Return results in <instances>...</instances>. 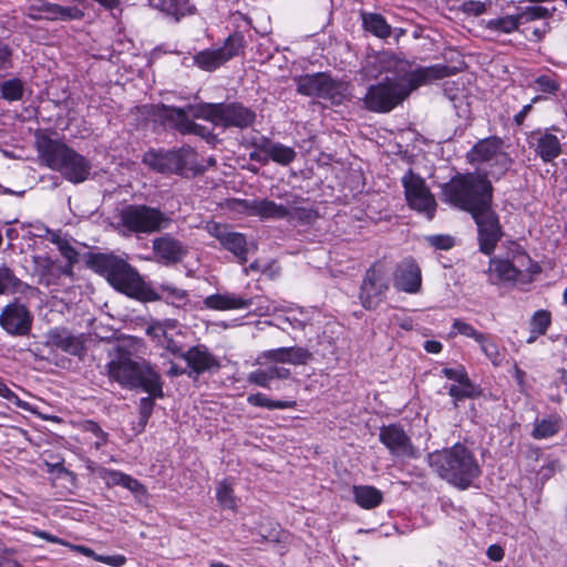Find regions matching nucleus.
<instances>
[{
    "mask_svg": "<svg viewBox=\"0 0 567 567\" xmlns=\"http://www.w3.org/2000/svg\"><path fill=\"white\" fill-rule=\"evenodd\" d=\"M89 269L103 277L116 291L141 302H155L159 297L151 282H146L137 269L126 259L114 252H92L84 255Z\"/></svg>",
    "mask_w": 567,
    "mask_h": 567,
    "instance_id": "nucleus-1",
    "label": "nucleus"
},
{
    "mask_svg": "<svg viewBox=\"0 0 567 567\" xmlns=\"http://www.w3.org/2000/svg\"><path fill=\"white\" fill-rule=\"evenodd\" d=\"M110 381L123 389L142 390L147 394L161 393L162 377L155 367L145 359L135 360L124 347H117L112 360L106 364Z\"/></svg>",
    "mask_w": 567,
    "mask_h": 567,
    "instance_id": "nucleus-2",
    "label": "nucleus"
},
{
    "mask_svg": "<svg viewBox=\"0 0 567 567\" xmlns=\"http://www.w3.org/2000/svg\"><path fill=\"white\" fill-rule=\"evenodd\" d=\"M443 200L474 215L494 200V187L486 173H456L442 185Z\"/></svg>",
    "mask_w": 567,
    "mask_h": 567,
    "instance_id": "nucleus-3",
    "label": "nucleus"
},
{
    "mask_svg": "<svg viewBox=\"0 0 567 567\" xmlns=\"http://www.w3.org/2000/svg\"><path fill=\"white\" fill-rule=\"evenodd\" d=\"M429 465L442 480L461 491L470 488L482 474L474 452L461 443L431 453Z\"/></svg>",
    "mask_w": 567,
    "mask_h": 567,
    "instance_id": "nucleus-4",
    "label": "nucleus"
},
{
    "mask_svg": "<svg viewBox=\"0 0 567 567\" xmlns=\"http://www.w3.org/2000/svg\"><path fill=\"white\" fill-rule=\"evenodd\" d=\"M489 282L498 284H530L534 277L542 272L539 264L532 259L525 248L516 241H511L505 257H492L488 262Z\"/></svg>",
    "mask_w": 567,
    "mask_h": 567,
    "instance_id": "nucleus-5",
    "label": "nucleus"
},
{
    "mask_svg": "<svg viewBox=\"0 0 567 567\" xmlns=\"http://www.w3.org/2000/svg\"><path fill=\"white\" fill-rule=\"evenodd\" d=\"M143 163L152 171L188 177L206 172L205 165L197 161V152L189 145L176 150H150L143 156Z\"/></svg>",
    "mask_w": 567,
    "mask_h": 567,
    "instance_id": "nucleus-6",
    "label": "nucleus"
},
{
    "mask_svg": "<svg viewBox=\"0 0 567 567\" xmlns=\"http://www.w3.org/2000/svg\"><path fill=\"white\" fill-rule=\"evenodd\" d=\"M189 111L195 118L204 120L214 126L245 130L256 122V112L241 102H202L189 105Z\"/></svg>",
    "mask_w": 567,
    "mask_h": 567,
    "instance_id": "nucleus-7",
    "label": "nucleus"
},
{
    "mask_svg": "<svg viewBox=\"0 0 567 567\" xmlns=\"http://www.w3.org/2000/svg\"><path fill=\"white\" fill-rule=\"evenodd\" d=\"M171 217L158 207L146 204H128L118 213V226L127 235H151L169 226Z\"/></svg>",
    "mask_w": 567,
    "mask_h": 567,
    "instance_id": "nucleus-8",
    "label": "nucleus"
},
{
    "mask_svg": "<svg viewBox=\"0 0 567 567\" xmlns=\"http://www.w3.org/2000/svg\"><path fill=\"white\" fill-rule=\"evenodd\" d=\"M391 286L390 269L378 259L365 270L360 289L359 300L365 310H375L385 299Z\"/></svg>",
    "mask_w": 567,
    "mask_h": 567,
    "instance_id": "nucleus-9",
    "label": "nucleus"
},
{
    "mask_svg": "<svg viewBox=\"0 0 567 567\" xmlns=\"http://www.w3.org/2000/svg\"><path fill=\"white\" fill-rule=\"evenodd\" d=\"M246 39L243 32L234 31L221 47L204 49L193 56L194 65L205 72H215L230 60L245 54Z\"/></svg>",
    "mask_w": 567,
    "mask_h": 567,
    "instance_id": "nucleus-10",
    "label": "nucleus"
},
{
    "mask_svg": "<svg viewBox=\"0 0 567 567\" xmlns=\"http://www.w3.org/2000/svg\"><path fill=\"white\" fill-rule=\"evenodd\" d=\"M406 99L403 83L398 80H385L368 87L362 99L364 107L374 113H389Z\"/></svg>",
    "mask_w": 567,
    "mask_h": 567,
    "instance_id": "nucleus-11",
    "label": "nucleus"
},
{
    "mask_svg": "<svg viewBox=\"0 0 567 567\" xmlns=\"http://www.w3.org/2000/svg\"><path fill=\"white\" fill-rule=\"evenodd\" d=\"M408 206L423 214L429 220L435 216L437 204L425 179L409 168L401 178Z\"/></svg>",
    "mask_w": 567,
    "mask_h": 567,
    "instance_id": "nucleus-12",
    "label": "nucleus"
},
{
    "mask_svg": "<svg viewBox=\"0 0 567 567\" xmlns=\"http://www.w3.org/2000/svg\"><path fill=\"white\" fill-rule=\"evenodd\" d=\"M471 217L477 228L478 250L486 256H492L504 235L497 212L493 208V204H488Z\"/></svg>",
    "mask_w": 567,
    "mask_h": 567,
    "instance_id": "nucleus-13",
    "label": "nucleus"
},
{
    "mask_svg": "<svg viewBox=\"0 0 567 567\" xmlns=\"http://www.w3.org/2000/svg\"><path fill=\"white\" fill-rule=\"evenodd\" d=\"M207 233L219 241L220 248L230 252L238 264L245 265L248 261L250 246L245 234L235 231L231 226L215 220L207 221Z\"/></svg>",
    "mask_w": 567,
    "mask_h": 567,
    "instance_id": "nucleus-14",
    "label": "nucleus"
},
{
    "mask_svg": "<svg viewBox=\"0 0 567 567\" xmlns=\"http://www.w3.org/2000/svg\"><path fill=\"white\" fill-rule=\"evenodd\" d=\"M37 150L44 164L56 171H61L64 178L71 181V148L48 135L37 138Z\"/></svg>",
    "mask_w": 567,
    "mask_h": 567,
    "instance_id": "nucleus-15",
    "label": "nucleus"
},
{
    "mask_svg": "<svg viewBox=\"0 0 567 567\" xmlns=\"http://www.w3.org/2000/svg\"><path fill=\"white\" fill-rule=\"evenodd\" d=\"M33 315L19 299L6 305L0 312V327L9 336L27 337L31 332Z\"/></svg>",
    "mask_w": 567,
    "mask_h": 567,
    "instance_id": "nucleus-16",
    "label": "nucleus"
},
{
    "mask_svg": "<svg viewBox=\"0 0 567 567\" xmlns=\"http://www.w3.org/2000/svg\"><path fill=\"white\" fill-rule=\"evenodd\" d=\"M379 441L394 457L409 460L419 457L417 449L400 423L382 425L379 431Z\"/></svg>",
    "mask_w": 567,
    "mask_h": 567,
    "instance_id": "nucleus-17",
    "label": "nucleus"
},
{
    "mask_svg": "<svg viewBox=\"0 0 567 567\" xmlns=\"http://www.w3.org/2000/svg\"><path fill=\"white\" fill-rule=\"evenodd\" d=\"M556 126L533 130L526 137L528 147L544 164L553 163L563 153L560 138L554 134Z\"/></svg>",
    "mask_w": 567,
    "mask_h": 567,
    "instance_id": "nucleus-18",
    "label": "nucleus"
},
{
    "mask_svg": "<svg viewBox=\"0 0 567 567\" xmlns=\"http://www.w3.org/2000/svg\"><path fill=\"white\" fill-rule=\"evenodd\" d=\"M457 69L446 64H433L429 66H417L409 70L403 83V91L409 95L419 87L430 84L433 81L442 80L456 74Z\"/></svg>",
    "mask_w": 567,
    "mask_h": 567,
    "instance_id": "nucleus-19",
    "label": "nucleus"
},
{
    "mask_svg": "<svg viewBox=\"0 0 567 567\" xmlns=\"http://www.w3.org/2000/svg\"><path fill=\"white\" fill-rule=\"evenodd\" d=\"M34 267L39 284L47 287H59L63 280L71 277V260L62 264L59 259L49 256H37Z\"/></svg>",
    "mask_w": 567,
    "mask_h": 567,
    "instance_id": "nucleus-20",
    "label": "nucleus"
},
{
    "mask_svg": "<svg viewBox=\"0 0 567 567\" xmlns=\"http://www.w3.org/2000/svg\"><path fill=\"white\" fill-rule=\"evenodd\" d=\"M441 373L446 379L458 383V385L452 384L447 392L453 399L455 408L458 401L476 399L482 394V389L473 383L464 365L460 364L456 368H443Z\"/></svg>",
    "mask_w": 567,
    "mask_h": 567,
    "instance_id": "nucleus-21",
    "label": "nucleus"
},
{
    "mask_svg": "<svg viewBox=\"0 0 567 567\" xmlns=\"http://www.w3.org/2000/svg\"><path fill=\"white\" fill-rule=\"evenodd\" d=\"M156 259L166 266L179 264L188 254L187 247L171 234H164L152 240Z\"/></svg>",
    "mask_w": 567,
    "mask_h": 567,
    "instance_id": "nucleus-22",
    "label": "nucleus"
},
{
    "mask_svg": "<svg viewBox=\"0 0 567 567\" xmlns=\"http://www.w3.org/2000/svg\"><path fill=\"white\" fill-rule=\"evenodd\" d=\"M184 360L190 369L187 373L189 377L192 373L200 375L206 372H217L221 368L219 358L213 354L205 344L189 347L185 352Z\"/></svg>",
    "mask_w": 567,
    "mask_h": 567,
    "instance_id": "nucleus-23",
    "label": "nucleus"
},
{
    "mask_svg": "<svg viewBox=\"0 0 567 567\" xmlns=\"http://www.w3.org/2000/svg\"><path fill=\"white\" fill-rule=\"evenodd\" d=\"M393 285L399 291L416 293L421 289L422 274L416 261L410 257L396 264Z\"/></svg>",
    "mask_w": 567,
    "mask_h": 567,
    "instance_id": "nucleus-24",
    "label": "nucleus"
},
{
    "mask_svg": "<svg viewBox=\"0 0 567 567\" xmlns=\"http://www.w3.org/2000/svg\"><path fill=\"white\" fill-rule=\"evenodd\" d=\"M148 115L155 124L178 132L179 134H183L184 126L188 121L185 109L166 105L164 103L151 105Z\"/></svg>",
    "mask_w": 567,
    "mask_h": 567,
    "instance_id": "nucleus-25",
    "label": "nucleus"
},
{
    "mask_svg": "<svg viewBox=\"0 0 567 567\" xmlns=\"http://www.w3.org/2000/svg\"><path fill=\"white\" fill-rule=\"evenodd\" d=\"M73 427L78 430L74 440L80 444V452H91L99 450L107 442V433L92 420H84L78 423L73 422Z\"/></svg>",
    "mask_w": 567,
    "mask_h": 567,
    "instance_id": "nucleus-26",
    "label": "nucleus"
},
{
    "mask_svg": "<svg viewBox=\"0 0 567 567\" xmlns=\"http://www.w3.org/2000/svg\"><path fill=\"white\" fill-rule=\"evenodd\" d=\"M204 307L209 310L228 311L249 309L254 305L252 297L236 293H213L203 300Z\"/></svg>",
    "mask_w": 567,
    "mask_h": 567,
    "instance_id": "nucleus-27",
    "label": "nucleus"
},
{
    "mask_svg": "<svg viewBox=\"0 0 567 567\" xmlns=\"http://www.w3.org/2000/svg\"><path fill=\"white\" fill-rule=\"evenodd\" d=\"M27 17L31 20H69L71 19V8L61 7L47 0H35L27 9Z\"/></svg>",
    "mask_w": 567,
    "mask_h": 567,
    "instance_id": "nucleus-28",
    "label": "nucleus"
},
{
    "mask_svg": "<svg viewBox=\"0 0 567 567\" xmlns=\"http://www.w3.org/2000/svg\"><path fill=\"white\" fill-rule=\"evenodd\" d=\"M502 146L503 140L496 135L478 140L467 152L466 158L471 164L491 162L502 151Z\"/></svg>",
    "mask_w": 567,
    "mask_h": 567,
    "instance_id": "nucleus-29",
    "label": "nucleus"
},
{
    "mask_svg": "<svg viewBox=\"0 0 567 567\" xmlns=\"http://www.w3.org/2000/svg\"><path fill=\"white\" fill-rule=\"evenodd\" d=\"M379 73H391L394 80L404 79L408 71L412 68V62L400 58L393 52H380L375 56Z\"/></svg>",
    "mask_w": 567,
    "mask_h": 567,
    "instance_id": "nucleus-30",
    "label": "nucleus"
},
{
    "mask_svg": "<svg viewBox=\"0 0 567 567\" xmlns=\"http://www.w3.org/2000/svg\"><path fill=\"white\" fill-rule=\"evenodd\" d=\"M362 28L378 39L385 40L392 33V28L386 19L377 12L361 11Z\"/></svg>",
    "mask_w": 567,
    "mask_h": 567,
    "instance_id": "nucleus-31",
    "label": "nucleus"
},
{
    "mask_svg": "<svg viewBox=\"0 0 567 567\" xmlns=\"http://www.w3.org/2000/svg\"><path fill=\"white\" fill-rule=\"evenodd\" d=\"M348 84L333 79L326 73L319 99L330 102L332 105H341L348 96Z\"/></svg>",
    "mask_w": 567,
    "mask_h": 567,
    "instance_id": "nucleus-32",
    "label": "nucleus"
},
{
    "mask_svg": "<svg viewBox=\"0 0 567 567\" xmlns=\"http://www.w3.org/2000/svg\"><path fill=\"white\" fill-rule=\"evenodd\" d=\"M352 494L355 504L363 509H373L383 502V493L372 485H354Z\"/></svg>",
    "mask_w": 567,
    "mask_h": 567,
    "instance_id": "nucleus-33",
    "label": "nucleus"
},
{
    "mask_svg": "<svg viewBox=\"0 0 567 567\" xmlns=\"http://www.w3.org/2000/svg\"><path fill=\"white\" fill-rule=\"evenodd\" d=\"M326 72L302 74L295 78L297 93L303 96L318 97L321 92Z\"/></svg>",
    "mask_w": 567,
    "mask_h": 567,
    "instance_id": "nucleus-34",
    "label": "nucleus"
},
{
    "mask_svg": "<svg viewBox=\"0 0 567 567\" xmlns=\"http://www.w3.org/2000/svg\"><path fill=\"white\" fill-rule=\"evenodd\" d=\"M551 312L547 309L536 310L529 320L528 344L534 343L540 336H545L551 326Z\"/></svg>",
    "mask_w": 567,
    "mask_h": 567,
    "instance_id": "nucleus-35",
    "label": "nucleus"
},
{
    "mask_svg": "<svg viewBox=\"0 0 567 567\" xmlns=\"http://www.w3.org/2000/svg\"><path fill=\"white\" fill-rule=\"evenodd\" d=\"M290 209L282 204H277L269 198L257 200L255 217L260 219H285L289 218Z\"/></svg>",
    "mask_w": 567,
    "mask_h": 567,
    "instance_id": "nucleus-36",
    "label": "nucleus"
},
{
    "mask_svg": "<svg viewBox=\"0 0 567 567\" xmlns=\"http://www.w3.org/2000/svg\"><path fill=\"white\" fill-rule=\"evenodd\" d=\"M536 91L540 92L539 95L546 96V100L551 96H557L560 91V76L554 71L539 74L534 80V86Z\"/></svg>",
    "mask_w": 567,
    "mask_h": 567,
    "instance_id": "nucleus-37",
    "label": "nucleus"
},
{
    "mask_svg": "<svg viewBox=\"0 0 567 567\" xmlns=\"http://www.w3.org/2000/svg\"><path fill=\"white\" fill-rule=\"evenodd\" d=\"M561 427V420L558 415H549L548 417L536 420L532 436L535 440H544L555 436Z\"/></svg>",
    "mask_w": 567,
    "mask_h": 567,
    "instance_id": "nucleus-38",
    "label": "nucleus"
},
{
    "mask_svg": "<svg viewBox=\"0 0 567 567\" xmlns=\"http://www.w3.org/2000/svg\"><path fill=\"white\" fill-rule=\"evenodd\" d=\"M155 293L159 297L156 301H164L175 307L185 305L188 299L187 290L171 284H161L158 289H155Z\"/></svg>",
    "mask_w": 567,
    "mask_h": 567,
    "instance_id": "nucleus-39",
    "label": "nucleus"
},
{
    "mask_svg": "<svg viewBox=\"0 0 567 567\" xmlns=\"http://www.w3.org/2000/svg\"><path fill=\"white\" fill-rule=\"evenodd\" d=\"M23 287L28 285L19 279L10 267L0 265V296L22 292Z\"/></svg>",
    "mask_w": 567,
    "mask_h": 567,
    "instance_id": "nucleus-40",
    "label": "nucleus"
},
{
    "mask_svg": "<svg viewBox=\"0 0 567 567\" xmlns=\"http://www.w3.org/2000/svg\"><path fill=\"white\" fill-rule=\"evenodd\" d=\"M159 9L167 16H172L176 21L195 13V7L189 4V0H158Z\"/></svg>",
    "mask_w": 567,
    "mask_h": 567,
    "instance_id": "nucleus-41",
    "label": "nucleus"
},
{
    "mask_svg": "<svg viewBox=\"0 0 567 567\" xmlns=\"http://www.w3.org/2000/svg\"><path fill=\"white\" fill-rule=\"evenodd\" d=\"M247 402L252 406L266 408L268 410L295 409L297 406V402L295 400H271L260 392L249 394L247 396Z\"/></svg>",
    "mask_w": 567,
    "mask_h": 567,
    "instance_id": "nucleus-42",
    "label": "nucleus"
},
{
    "mask_svg": "<svg viewBox=\"0 0 567 567\" xmlns=\"http://www.w3.org/2000/svg\"><path fill=\"white\" fill-rule=\"evenodd\" d=\"M35 229L44 230V234H35L37 237L55 244L64 259L71 260V244L66 238L62 237L61 230H52L44 225L37 226Z\"/></svg>",
    "mask_w": 567,
    "mask_h": 567,
    "instance_id": "nucleus-43",
    "label": "nucleus"
},
{
    "mask_svg": "<svg viewBox=\"0 0 567 567\" xmlns=\"http://www.w3.org/2000/svg\"><path fill=\"white\" fill-rule=\"evenodd\" d=\"M35 229L44 230V234H35L37 237L55 244L64 259L71 260V244L66 238L62 237L61 230H52L44 225L37 226Z\"/></svg>",
    "mask_w": 567,
    "mask_h": 567,
    "instance_id": "nucleus-44",
    "label": "nucleus"
},
{
    "mask_svg": "<svg viewBox=\"0 0 567 567\" xmlns=\"http://www.w3.org/2000/svg\"><path fill=\"white\" fill-rule=\"evenodd\" d=\"M216 499L224 509L237 511V498L234 493L233 483L227 478L218 482L216 486Z\"/></svg>",
    "mask_w": 567,
    "mask_h": 567,
    "instance_id": "nucleus-45",
    "label": "nucleus"
},
{
    "mask_svg": "<svg viewBox=\"0 0 567 567\" xmlns=\"http://www.w3.org/2000/svg\"><path fill=\"white\" fill-rule=\"evenodd\" d=\"M24 94V83L19 78H12L0 83V97L8 102L21 101Z\"/></svg>",
    "mask_w": 567,
    "mask_h": 567,
    "instance_id": "nucleus-46",
    "label": "nucleus"
},
{
    "mask_svg": "<svg viewBox=\"0 0 567 567\" xmlns=\"http://www.w3.org/2000/svg\"><path fill=\"white\" fill-rule=\"evenodd\" d=\"M73 553L83 554L86 557H91L96 561L104 563L111 567H122L126 564V557L122 554L116 555H97L95 551L83 545H73Z\"/></svg>",
    "mask_w": 567,
    "mask_h": 567,
    "instance_id": "nucleus-47",
    "label": "nucleus"
},
{
    "mask_svg": "<svg viewBox=\"0 0 567 567\" xmlns=\"http://www.w3.org/2000/svg\"><path fill=\"white\" fill-rule=\"evenodd\" d=\"M477 343L482 353L494 367L502 365L504 355L502 354L498 344L489 333H484Z\"/></svg>",
    "mask_w": 567,
    "mask_h": 567,
    "instance_id": "nucleus-48",
    "label": "nucleus"
},
{
    "mask_svg": "<svg viewBox=\"0 0 567 567\" xmlns=\"http://www.w3.org/2000/svg\"><path fill=\"white\" fill-rule=\"evenodd\" d=\"M519 25L518 16L514 14L491 19L486 22L485 28L489 31L508 34L517 31Z\"/></svg>",
    "mask_w": 567,
    "mask_h": 567,
    "instance_id": "nucleus-49",
    "label": "nucleus"
},
{
    "mask_svg": "<svg viewBox=\"0 0 567 567\" xmlns=\"http://www.w3.org/2000/svg\"><path fill=\"white\" fill-rule=\"evenodd\" d=\"M296 157L297 153L292 147L275 142L271 150H269V156L267 159H271L279 165L287 166L291 164Z\"/></svg>",
    "mask_w": 567,
    "mask_h": 567,
    "instance_id": "nucleus-50",
    "label": "nucleus"
},
{
    "mask_svg": "<svg viewBox=\"0 0 567 567\" xmlns=\"http://www.w3.org/2000/svg\"><path fill=\"white\" fill-rule=\"evenodd\" d=\"M290 209L289 221H297L299 225H312L319 217V212L315 207L292 206Z\"/></svg>",
    "mask_w": 567,
    "mask_h": 567,
    "instance_id": "nucleus-51",
    "label": "nucleus"
},
{
    "mask_svg": "<svg viewBox=\"0 0 567 567\" xmlns=\"http://www.w3.org/2000/svg\"><path fill=\"white\" fill-rule=\"evenodd\" d=\"M484 333L485 332L477 330L474 326L464 321L461 318H455L453 320L450 331L451 337H456L457 334H461L463 337L473 339L475 342H478V340L483 337Z\"/></svg>",
    "mask_w": 567,
    "mask_h": 567,
    "instance_id": "nucleus-52",
    "label": "nucleus"
},
{
    "mask_svg": "<svg viewBox=\"0 0 567 567\" xmlns=\"http://www.w3.org/2000/svg\"><path fill=\"white\" fill-rule=\"evenodd\" d=\"M286 363L305 365L313 359L312 352L303 347H286Z\"/></svg>",
    "mask_w": 567,
    "mask_h": 567,
    "instance_id": "nucleus-53",
    "label": "nucleus"
},
{
    "mask_svg": "<svg viewBox=\"0 0 567 567\" xmlns=\"http://www.w3.org/2000/svg\"><path fill=\"white\" fill-rule=\"evenodd\" d=\"M91 171L89 161L73 151V184L87 179Z\"/></svg>",
    "mask_w": 567,
    "mask_h": 567,
    "instance_id": "nucleus-54",
    "label": "nucleus"
},
{
    "mask_svg": "<svg viewBox=\"0 0 567 567\" xmlns=\"http://www.w3.org/2000/svg\"><path fill=\"white\" fill-rule=\"evenodd\" d=\"M491 162L492 163L489 174L496 178L503 177L507 173L513 163L508 153L503 151H501L495 157H493Z\"/></svg>",
    "mask_w": 567,
    "mask_h": 567,
    "instance_id": "nucleus-55",
    "label": "nucleus"
},
{
    "mask_svg": "<svg viewBox=\"0 0 567 567\" xmlns=\"http://www.w3.org/2000/svg\"><path fill=\"white\" fill-rule=\"evenodd\" d=\"M519 23H526L535 20L547 19L551 17L550 11L542 6L526 7L522 12L517 13Z\"/></svg>",
    "mask_w": 567,
    "mask_h": 567,
    "instance_id": "nucleus-56",
    "label": "nucleus"
},
{
    "mask_svg": "<svg viewBox=\"0 0 567 567\" xmlns=\"http://www.w3.org/2000/svg\"><path fill=\"white\" fill-rule=\"evenodd\" d=\"M164 382L161 380V393L157 394H147V396L141 398L140 405H138V414L143 415L144 417H151L154 406H155V400L156 399H163L164 398V391H163Z\"/></svg>",
    "mask_w": 567,
    "mask_h": 567,
    "instance_id": "nucleus-57",
    "label": "nucleus"
},
{
    "mask_svg": "<svg viewBox=\"0 0 567 567\" xmlns=\"http://www.w3.org/2000/svg\"><path fill=\"white\" fill-rule=\"evenodd\" d=\"M247 381L250 384L258 385L260 388L265 389H271V378L270 373L268 371V368L266 369H257L248 373Z\"/></svg>",
    "mask_w": 567,
    "mask_h": 567,
    "instance_id": "nucleus-58",
    "label": "nucleus"
},
{
    "mask_svg": "<svg viewBox=\"0 0 567 567\" xmlns=\"http://www.w3.org/2000/svg\"><path fill=\"white\" fill-rule=\"evenodd\" d=\"M99 476L109 486H122L126 473H123L117 470L99 467L97 470Z\"/></svg>",
    "mask_w": 567,
    "mask_h": 567,
    "instance_id": "nucleus-59",
    "label": "nucleus"
},
{
    "mask_svg": "<svg viewBox=\"0 0 567 567\" xmlns=\"http://www.w3.org/2000/svg\"><path fill=\"white\" fill-rule=\"evenodd\" d=\"M257 200L258 199L233 198L230 207L240 214L255 217Z\"/></svg>",
    "mask_w": 567,
    "mask_h": 567,
    "instance_id": "nucleus-60",
    "label": "nucleus"
},
{
    "mask_svg": "<svg viewBox=\"0 0 567 567\" xmlns=\"http://www.w3.org/2000/svg\"><path fill=\"white\" fill-rule=\"evenodd\" d=\"M122 487L128 489L132 492L136 498H147L148 497V491L144 484H142L138 480L132 477L131 475L126 474Z\"/></svg>",
    "mask_w": 567,
    "mask_h": 567,
    "instance_id": "nucleus-61",
    "label": "nucleus"
},
{
    "mask_svg": "<svg viewBox=\"0 0 567 567\" xmlns=\"http://www.w3.org/2000/svg\"><path fill=\"white\" fill-rule=\"evenodd\" d=\"M544 100H546V96L544 95H535L532 97L530 102L524 105L522 110L513 116V124L517 127L523 126L526 117L533 111L534 104Z\"/></svg>",
    "mask_w": 567,
    "mask_h": 567,
    "instance_id": "nucleus-62",
    "label": "nucleus"
},
{
    "mask_svg": "<svg viewBox=\"0 0 567 567\" xmlns=\"http://www.w3.org/2000/svg\"><path fill=\"white\" fill-rule=\"evenodd\" d=\"M50 342L58 349L69 352L71 350V333L54 331L50 333Z\"/></svg>",
    "mask_w": 567,
    "mask_h": 567,
    "instance_id": "nucleus-63",
    "label": "nucleus"
},
{
    "mask_svg": "<svg viewBox=\"0 0 567 567\" xmlns=\"http://www.w3.org/2000/svg\"><path fill=\"white\" fill-rule=\"evenodd\" d=\"M427 243L440 250H450L454 247L455 240L450 235H432L427 237Z\"/></svg>",
    "mask_w": 567,
    "mask_h": 567,
    "instance_id": "nucleus-64",
    "label": "nucleus"
}]
</instances>
